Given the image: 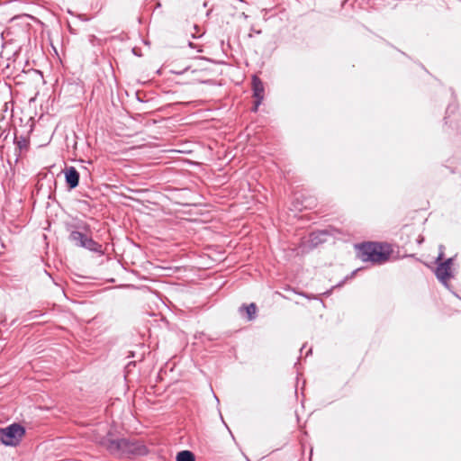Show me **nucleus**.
<instances>
[{"instance_id":"4","label":"nucleus","mask_w":461,"mask_h":461,"mask_svg":"<svg viewBox=\"0 0 461 461\" xmlns=\"http://www.w3.org/2000/svg\"><path fill=\"white\" fill-rule=\"evenodd\" d=\"M453 258H447L444 262L439 261L435 275L437 278L443 284H447V280L451 277V266Z\"/></svg>"},{"instance_id":"8","label":"nucleus","mask_w":461,"mask_h":461,"mask_svg":"<svg viewBox=\"0 0 461 461\" xmlns=\"http://www.w3.org/2000/svg\"><path fill=\"white\" fill-rule=\"evenodd\" d=\"M65 178L68 186L74 189L79 183V173L74 167H69L65 169Z\"/></svg>"},{"instance_id":"9","label":"nucleus","mask_w":461,"mask_h":461,"mask_svg":"<svg viewBox=\"0 0 461 461\" xmlns=\"http://www.w3.org/2000/svg\"><path fill=\"white\" fill-rule=\"evenodd\" d=\"M239 311L240 314L246 312L248 321H253L257 317V305L254 303L241 305Z\"/></svg>"},{"instance_id":"1","label":"nucleus","mask_w":461,"mask_h":461,"mask_svg":"<svg viewBox=\"0 0 461 461\" xmlns=\"http://www.w3.org/2000/svg\"><path fill=\"white\" fill-rule=\"evenodd\" d=\"M357 256L364 262L381 264L389 258V251L376 242H367L357 246Z\"/></svg>"},{"instance_id":"5","label":"nucleus","mask_w":461,"mask_h":461,"mask_svg":"<svg viewBox=\"0 0 461 461\" xmlns=\"http://www.w3.org/2000/svg\"><path fill=\"white\" fill-rule=\"evenodd\" d=\"M102 445L104 446L111 453H118L123 451L128 447V441L125 438L111 439L104 438L102 441Z\"/></svg>"},{"instance_id":"10","label":"nucleus","mask_w":461,"mask_h":461,"mask_svg":"<svg viewBox=\"0 0 461 461\" xmlns=\"http://www.w3.org/2000/svg\"><path fill=\"white\" fill-rule=\"evenodd\" d=\"M176 461H194V455L188 450L180 451L176 455Z\"/></svg>"},{"instance_id":"11","label":"nucleus","mask_w":461,"mask_h":461,"mask_svg":"<svg viewBox=\"0 0 461 461\" xmlns=\"http://www.w3.org/2000/svg\"><path fill=\"white\" fill-rule=\"evenodd\" d=\"M16 146L19 149V152L21 153L23 149H27L28 148V141L25 138L21 137L20 139H16Z\"/></svg>"},{"instance_id":"3","label":"nucleus","mask_w":461,"mask_h":461,"mask_svg":"<svg viewBox=\"0 0 461 461\" xmlns=\"http://www.w3.org/2000/svg\"><path fill=\"white\" fill-rule=\"evenodd\" d=\"M24 434V428L18 423H14L0 429V441L6 446L14 447L21 442Z\"/></svg>"},{"instance_id":"13","label":"nucleus","mask_w":461,"mask_h":461,"mask_svg":"<svg viewBox=\"0 0 461 461\" xmlns=\"http://www.w3.org/2000/svg\"><path fill=\"white\" fill-rule=\"evenodd\" d=\"M242 16H243L244 18H246V19L248 18V15H247V14H245V13H242Z\"/></svg>"},{"instance_id":"12","label":"nucleus","mask_w":461,"mask_h":461,"mask_svg":"<svg viewBox=\"0 0 461 461\" xmlns=\"http://www.w3.org/2000/svg\"><path fill=\"white\" fill-rule=\"evenodd\" d=\"M443 249H444V247H443L442 245H440V246H439V254H438V258H437V259H436V262H437V263H438V262H439V261H441V260L443 259V257H444V251H443Z\"/></svg>"},{"instance_id":"7","label":"nucleus","mask_w":461,"mask_h":461,"mask_svg":"<svg viewBox=\"0 0 461 461\" xmlns=\"http://www.w3.org/2000/svg\"><path fill=\"white\" fill-rule=\"evenodd\" d=\"M68 232L85 231L91 232V226L80 218H73L71 221L66 223Z\"/></svg>"},{"instance_id":"6","label":"nucleus","mask_w":461,"mask_h":461,"mask_svg":"<svg viewBox=\"0 0 461 461\" xmlns=\"http://www.w3.org/2000/svg\"><path fill=\"white\" fill-rule=\"evenodd\" d=\"M252 89L253 95L256 98L253 110L257 111L264 99V86L262 81L257 76H253L252 77Z\"/></svg>"},{"instance_id":"2","label":"nucleus","mask_w":461,"mask_h":461,"mask_svg":"<svg viewBox=\"0 0 461 461\" xmlns=\"http://www.w3.org/2000/svg\"><path fill=\"white\" fill-rule=\"evenodd\" d=\"M68 240L77 247L84 248L95 253H103L102 245L92 239L91 232H68Z\"/></svg>"}]
</instances>
